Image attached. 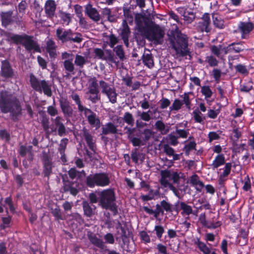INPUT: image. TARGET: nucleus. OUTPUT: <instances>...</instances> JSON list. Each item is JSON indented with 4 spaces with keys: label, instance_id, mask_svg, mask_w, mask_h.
I'll list each match as a JSON object with an SVG mask.
<instances>
[{
    "label": "nucleus",
    "instance_id": "c756f323",
    "mask_svg": "<svg viewBox=\"0 0 254 254\" xmlns=\"http://www.w3.org/2000/svg\"><path fill=\"white\" fill-rule=\"evenodd\" d=\"M102 134L107 135L110 133L116 134L117 133V128L112 123H108L103 126L102 127Z\"/></svg>",
    "mask_w": 254,
    "mask_h": 254
},
{
    "label": "nucleus",
    "instance_id": "f704fd0d",
    "mask_svg": "<svg viewBox=\"0 0 254 254\" xmlns=\"http://www.w3.org/2000/svg\"><path fill=\"white\" fill-rule=\"evenodd\" d=\"M88 239L90 242L94 246L103 249L105 247L104 242L101 239L98 238L95 235L90 234L88 235Z\"/></svg>",
    "mask_w": 254,
    "mask_h": 254
},
{
    "label": "nucleus",
    "instance_id": "2f4dec72",
    "mask_svg": "<svg viewBox=\"0 0 254 254\" xmlns=\"http://www.w3.org/2000/svg\"><path fill=\"white\" fill-rule=\"evenodd\" d=\"M87 89L88 91L86 92L87 93H99L97 80L95 77L89 79V84Z\"/></svg>",
    "mask_w": 254,
    "mask_h": 254
},
{
    "label": "nucleus",
    "instance_id": "37998d69",
    "mask_svg": "<svg viewBox=\"0 0 254 254\" xmlns=\"http://www.w3.org/2000/svg\"><path fill=\"white\" fill-rule=\"evenodd\" d=\"M184 19L188 23L192 22L195 19V14L192 11L185 10L183 14Z\"/></svg>",
    "mask_w": 254,
    "mask_h": 254
},
{
    "label": "nucleus",
    "instance_id": "39448f33",
    "mask_svg": "<svg viewBox=\"0 0 254 254\" xmlns=\"http://www.w3.org/2000/svg\"><path fill=\"white\" fill-rule=\"evenodd\" d=\"M29 82L31 87L36 91L40 93L43 92L48 97L52 95L51 86L48 81L39 79L33 73H30Z\"/></svg>",
    "mask_w": 254,
    "mask_h": 254
},
{
    "label": "nucleus",
    "instance_id": "6e6552de",
    "mask_svg": "<svg viewBox=\"0 0 254 254\" xmlns=\"http://www.w3.org/2000/svg\"><path fill=\"white\" fill-rule=\"evenodd\" d=\"M56 36L58 40L62 43H65L68 41L79 43L82 41L80 34L73 33L70 29H65L62 27H59L56 30Z\"/></svg>",
    "mask_w": 254,
    "mask_h": 254
},
{
    "label": "nucleus",
    "instance_id": "e2e57ef3",
    "mask_svg": "<svg viewBox=\"0 0 254 254\" xmlns=\"http://www.w3.org/2000/svg\"><path fill=\"white\" fill-rule=\"evenodd\" d=\"M68 141L67 138H64L61 140L58 149L60 154H63L64 152Z\"/></svg>",
    "mask_w": 254,
    "mask_h": 254
},
{
    "label": "nucleus",
    "instance_id": "a18cd8bd",
    "mask_svg": "<svg viewBox=\"0 0 254 254\" xmlns=\"http://www.w3.org/2000/svg\"><path fill=\"white\" fill-rule=\"evenodd\" d=\"M192 94L191 92L185 93L181 97L183 98V103L185 104L187 108L190 110L191 108V100L190 99V95Z\"/></svg>",
    "mask_w": 254,
    "mask_h": 254
},
{
    "label": "nucleus",
    "instance_id": "20e7f679",
    "mask_svg": "<svg viewBox=\"0 0 254 254\" xmlns=\"http://www.w3.org/2000/svg\"><path fill=\"white\" fill-rule=\"evenodd\" d=\"M115 194L112 189L104 190L99 192V204L102 208L110 209L114 215L118 213L117 206L115 203Z\"/></svg>",
    "mask_w": 254,
    "mask_h": 254
},
{
    "label": "nucleus",
    "instance_id": "c03bdc74",
    "mask_svg": "<svg viewBox=\"0 0 254 254\" xmlns=\"http://www.w3.org/2000/svg\"><path fill=\"white\" fill-rule=\"evenodd\" d=\"M225 163V158L222 154L217 155L213 161L212 166L214 168H217Z\"/></svg>",
    "mask_w": 254,
    "mask_h": 254
},
{
    "label": "nucleus",
    "instance_id": "2eb2a0df",
    "mask_svg": "<svg viewBox=\"0 0 254 254\" xmlns=\"http://www.w3.org/2000/svg\"><path fill=\"white\" fill-rule=\"evenodd\" d=\"M85 13L94 22L98 23L101 20V16L98 11L89 3L85 6Z\"/></svg>",
    "mask_w": 254,
    "mask_h": 254
},
{
    "label": "nucleus",
    "instance_id": "7ed1b4c3",
    "mask_svg": "<svg viewBox=\"0 0 254 254\" xmlns=\"http://www.w3.org/2000/svg\"><path fill=\"white\" fill-rule=\"evenodd\" d=\"M170 44L177 55L185 56L189 54L188 39L186 35L177 32L169 38Z\"/></svg>",
    "mask_w": 254,
    "mask_h": 254
},
{
    "label": "nucleus",
    "instance_id": "5701e85b",
    "mask_svg": "<svg viewBox=\"0 0 254 254\" xmlns=\"http://www.w3.org/2000/svg\"><path fill=\"white\" fill-rule=\"evenodd\" d=\"M45 10L47 16L53 18L55 15L56 4L54 0H47L45 4Z\"/></svg>",
    "mask_w": 254,
    "mask_h": 254
},
{
    "label": "nucleus",
    "instance_id": "774afa93",
    "mask_svg": "<svg viewBox=\"0 0 254 254\" xmlns=\"http://www.w3.org/2000/svg\"><path fill=\"white\" fill-rule=\"evenodd\" d=\"M133 146H140L141 145H144L140 138L133 136L129 139Z\"/></svg>",
    "mask_w": 254,
    "mask_h": 254
},
{
    "label": "nucleus",
    "instance_id": "49530a36",
    "mask_svg": "<svg viewBox=\"0 0 254 254\" xmlns=\"http://www.w3.org/2000/svg\"><path fill=\"white\" fill-rule=\"evenodd\" d=\"M59 16L66 25H68L71 20L70 14L63 11L59 12Z\"/></svg>",
    "mask_w": 254,
    "mask_h": 254
},
{
    "label": "nucleus",
    "instance_id": "338daca9",
    "mask_svg": "<svg viewBox=\"0 0 254 254\" xmlns=\"http://www.w3.org/2000/svg\"><path fill=\"white\" fill-rule=\"evenodd\" d=\"M206 62H207L211 66H216L218 63V61L212 56H207L206 58Z\"/></svg>",
    "mask_w": 254,
    "mask_h": 254
},
{
    "label": "nucleus",
    "instance_id": "bb28decb",
    "mask_svg": "<svg viewBox=\"0 0 254 254\" xmlns=\"http://www.w3.org/2000/svg\"><path fill=\"white\" fill-rule=\"evenodd\" d=\"M68 175L70 179H81L86 176V173L84 170L81 171H77L75 168H70L68 171Z\"/></svg>",
    "mask_w": 254,
    "mask_h": 254
},
{
    "label": "nucleus",
    "instance_id": "3c124183",
    "mask_svg": "<svg viewBox=\"0 0 254 254\" xmlns=\"http://www.w3.org/2000/svg\"><path fill=\"white\" fill-rule=\"evenodd\" d=\"M86 94L88 96V99L93 104H95L100 100L99 93H86Z\"/></svg>",
    "mask_w": 254,
    "mask_h": 254
},
{
    "label": "nucleus",
    "instance_id": "09e8293b",
    "mask_svg": "<svg viewBox=\"0 0 254 254\" xmlns=\"http://www.w3.org/2000/svg\"><path fill=\"white\" fill-rule=\"evenodd\" d=\"M113 50L121 61H123L125 59V53L122 46L118 45L114 48Z\"/></svg>",
    "mask_w": 254,
    "mask_h": 254
},
{
    "label": "nucleus",
    "instance_id": "5fc2aeb1",
    "mask_svg": "<svg viewBox=\"0 0 254 254\" xmlns=\"http://www.w3.org/2000/svg\"><path fill=\"white\" fill-rule=\"evenodd\" d=\"M183 102L178 99H176L171 106L170 107V110L172 111H178L180 110L183 105Z\"/></svg>",
    "mask_w": 254,
    "mask_h": 254
},
{
    "label": "nucleus",
    "instance_id": "4468645a",
    "mask_svg": "<svg viewBox=\"0 0 254 254\" xmlns=\"http://www.w3.org/2000/svg\"><path fill=\"white\" fill-rule=\"evenodd\" d=\"M82 137L85 140L87 145L89 147V149L96 153V146L95 144V139L94 137L91 135L89 131L86 128H84L82 130Z\"/></svg>",
    "mask_w": 254,
    "mask_h": 254
},
{
    "label": "nucleus",
    "instance_id": "c9c22d12",
    "mask_svg": "<svg viewBox=\"0 0 254 254\" xmlns=\"http://www.w3.org/2000/svg\"><path fill=\"white\" fill-rule=\"evenodd\" d=\"M70 97L77 105L78 110L79 112H82L86 108V107L82 105L80 98L77 94L72 93L70 95Z\"/></svg>",
    "mask_w": 254,
    "mask_h": 254
},
{
    "label": "nucleus",
    "instance_id": "ddd939ff",
    "mask_svg": "<svg viewBox=\"0 0 254 254\" xmlns=\"http://www.w3.org/2000/svg\"><path fill=\"white\" fill-rule=\"evenodd\" d=\"M254 28V24L251 22L241 21L238 25L237 31L241 34L242 39L247 38V35Z\"/></svg>",
    "mask_w": 254,
    "mask_h": 254
},
{
    "label": "nucleus",
    "instance_id": "4c0bfd02",
    "mask_svg": "<svg viewBox=\"0 0 254 254\" xmlns=\"http://www.w3.org/2000/svg\"><path fill=\"white\" fill-rule=\"evenodd\" d=\"M212 19L213 24L216 27L220 29H222L224 27V21L219 15L213 14Z\"/></svg>",
    "mask_w": 254,
    "mask_h": 254
},
{
    "label": "nucleus",
    "instance_id": "393cba45",
    "mask_svg": "<svg viewBox=\"0 0 254 254\" xmlns=\"http://www.w3.org/2000/svg\"><path fill=\"white\" fill-rule=\"evenodd\" d=\"M142 59L143 64L149 68H151L154 66L152 55L150 51L147 50V52L144 53Z\"/></svg>",
    "mask_w": 254,
    "mask_h": 254
},
{
    "label": "nucleus",
    "instance_id": "ea45409f",
    "mask_svg": "<svg viewBox=\"0 0 254 254\" xmlns=\"http://www.w3.org/2000/svg\"><path fill=\"white\" fill-rule=\"evenodd\" d=\"M223 49L224 47L222 48L221 46H219V47L212 46L211 47V51L214 55L222 59L225 55H224V52L223 51Z\"/></svg>",
    "mask_w": 254,
    "mask_h": 254
},
{
    "label": "nucleus",
    "instance_id": "7c9ffc66",
    "mask_svg": "<svg viewBox=\"0 0 254 254\" xmlns=\"http://www.w3.org/2000/svg\"><path fill=\"white\" fill-rule=\"evenodd\" d=\"M46 45V50L49 54L50 57L55 58L57 56V53L56 49V46L55 45V42L51 39H49L47 41Z\"/></svg>",
    "mask_w": 254,
    "mask_h": 254
},
{
    "label": "nucleus",
    "instance_id": "6ab92c4d",
    "mask_svg": "<svg viewBox=\"0 0 254 254\" xmlns=\"http://www.w3.org/2000/svg\"><path fill=\"white\" fill-rule=\"evenodd\" d=\"M244 50L242 42L233 43L228 46L224 47V55H227L230 53H239Z\"/></svg>",
    "mask_w": 254,
    "mask_h": 254
},
{
    "label": "nucleus",
    "instance_id": "c85d7f7f",
    "mask_svg": "<svg viewBox=\"0 0 254 254\" xmlns=\"http://www.w3.org/2000/svg\"><path fill=\"white\" fill-rule=\"evenodd\" d=\"M12 15V11L1 12L0 16L2 26L6 27L11 23Z\"/></svg>",
    "mask_w": 254,
    "mask_h": 254
},
{
    "label": "nucleus",
    "instance_id": "052dcab7",
    "mask_svg": "<svg viewBox=\"0 0 254 254\" xmlns=\"http://www.w3.org/2000/svg\"><path fill=\"white\" fill-rule=\"evenodd\" d=\"M201 115L202 114L199 111L195 110L193 112V116L195 121L197 123L203 124L204 121Z\"/></svg>",
    "mask_w": 254,
    "mask_h": 254
},
{
    "label": "nucleus",
    "instance_id": "13d9d810",
    "mask_svg": "<svg viewBox=\"0 0 254 254\" xmlns=\"http://www.w3.org/2000/svg\"><path fill=\"white\" fill-rule=\"evenodd\" d=\"M41 123L43 127L44 130L48 132L49 129V118L46 115H43Z\"/></svg>",
    "mask_w": 254,
    "mask_h": 254
},
{
    "label": "nucleus",
    "instance_id": "6e6d98bb",
    "mask_svg": "<svg viewBox=\"0 0 254 254\" xmlns=\"http://www.w3.org/2000/svg\"><path fill=\"white\" fill-rule=\"evenodd\" d=\"M201 92L205 98H209L212 95V92L209 86H204L201 87Z\"/></svg>",
    "mask_w": 254,
    "mask_h": 254
},
{
    "label": "nucleus",
    "instance_id": "473e14b6",
    "mask_svg": "<svg viewBox=\"0 0 254 254\" xmlns=\"http://www.w3.org/2000/svg\"><path fill=\"white\" fill-rule=\"evenodd\" d=\"M155 127L157 130L160 133L165 135L167 134L170 130V127L166 126L165 124L161 120H158L155 123Z\"/></svg>",
    "mask_w": 254,
    "mask_h": 254
},
{
    "label": "nucleus",
    "instance_id": "9d476101",
    "mask_svg": "<svg viewBox=\"0 0 254 254\" xmlns=\"http://www.w3.org/2000/svg\"><path fill=\"white\" fill-rule=\"evenodd\" d=\"M94 53L98 59L111 63H116L111 50H106L104 51L100 48H95L94 49Z\"/></svg>",
    "mask_w": 254,
    "mask_h": 254
},
{
    "label": "nucleus",
    "instance_id": "603ef678",
    "mask_svg": "<svg viewBox=\"0 0 254 254\" xmlns=\"http://www.w3.org/2000/svg\"><path fill=\"white\" fill-rule=\"evenodd\" d=\"M123 120L129 126H133L134 120L132 115L129 112H126L123 117Z\"/></svg>",
    "mask_w": 254,
    "mask_h": 254
},
{
    "label": "nucleus",
    "instance_id": "dca6fc26",
    "mask_svg": "<svg viewBox=\"0 0 254 254\" xmlns=\"http://www.w3.org/2000/svg\"><path fill=\"white\" fill-rule=\"evenodd\" d=\"M60 105L62 112L65 118L72 116L73 111L70 106L69 102L65 98H62L60 100Z\"/></svg>",
    "mask_w": 254,
    "mask_h": 254
},
{
    "label": "nucleus",
    "instance_id": "8fccbe9b",
    "mask_svg": "<svg viewBox=\"0 0 254 254\" xmlns=\"http://www.w3.org/2000/svg\"><path fill=\"white\" fill-rule=\"evenodd\" d=\"M65 69L69 72H72L74 70V66L72 63V58L70 60H66L64 62Z\"/></svg>",
    "mask_w": 254,
    "mask_h": 254
},
{
    "label": "nucleus",
    "instance_id": "864d4df0",
    "mask_svg": "<svg viewBox=\"0 0 254 254\" xmlns=\"http://www.w3.org/2000/svg\"><path fill=\"white\" fill-rule=\"evenodd\" d=\"M124 15L126 18L124 20H126L127 23V22L130 23L132 22L133 19V15L131 11L126 8L124 9Z\"/></svg>",
    "mask_w": 254,
    "mask_h": 254
},
{
    "label": "nucleus",
    "instance_id": "a211bd4d",
    "mask_svg": "<svg viewBox=\"0 0 254 254\" xmlns=\"http://www.w3.org/2000/svg\"><path fill=\"white\" fill-rule=\"evenodd\" d=\"M120 35L124 41V43L127 47L129 46L128 38L130 36L131 32L130 29L126 22V20H123L122 26L120 28Z\"/></svg>",
    "mask_w": 254,
    "mask_h": 254
},
{
    "label": "nucleus",
    "instance_id": "f8f14e48",
    "mask_svg": "<svg viewBox=\"0 0 254 254\" xmlns=\"http://www.w3.org/2000/svg\"><path fill=\"white\" fill-rule=\"evenodd\" d=\"M82 112L87 118L89 124L92 127L96 128L100 127V122L98 117L91 109L86 108Z\"/></svg>",
    "mask_w": 254,
    "mask_h": 254
},
{
    "label": "nucleus",
    "instance_id": "79ce46f5",
    "mask_svg": "<svg viewBox=\"0 0 254 254\" xmlns=\"http://www.w3.org/2000/svg\"><path fill=\"white\" fill-rule=\"evenodd\" d=\"M32 146H25L23 145H21L20 146L19 149V153L20 155L22 157L25 156L27 153H28L31 156L30 159L32 160Z\"/></svg>",
    "mask_w": 254,
    "mask_h": 254
},
{
    "label": "nucleus",
    "instance_id": "e433bc0d",
    "mask_svg": "<svg viewBox=\"0 0 254 254\" xmlns=\"http://www.w3.org/2000/svg\"><path fill=\"white\" fill-rule=\"evenodd\" d=\"M88 59L87 57H83L81 55H76L74 59V64L79 68H82L87 63Z\"/></svg>",
    "mask_w": 254,
    "mask_h": 254
},
{
    "label": "nucleus",
    "instance_id": "4d7b16f0",
    "mask_svg": "<svg viewBox=\"0 0 254 254\" xmlns=\"http://www.w3.org/2000/svg\"><path fill=\"white\" fill-rule=\"evenodd\" d=\"M190 182L193 186H198L200 188L203 187V183L199 180L198 177L196 175H193L191 177Z\"/></svg>",
    "mask_w": 254,
    "mask_h": 254
},
{
    "label": "nucleus",
    "instance_id": "de8ad7c7",
    "mask_svg": "<svg viewBox=\"0 0 254 254\" xmlns=\"http://www.w3.org/2000/svg\"><path fill=\"white\" fill-rule=\"evenodd\" d=\"M82 206L84 214L87 217H90L93 214V211L87 201H83Z\"/></svg>",
    "mask_w": 254,
    "mask_h": 254
},
{
    "label": "nucleus",
    "instance_id": "f03ea898",
    "mask_svg": "<svg viewBox=\"0 0 254 254\" xmlns=\"http://www.w3.org/2000/svg\"><path fill=\"white\" fill-rule=\"evenodd\" d=\"M135 21L138 25V30L142 35L148 40L154 41L156 44L162 43L165 32L159 25L152 24L147 27H144L139 23L137 16L135 17Z\"/></svg>",
    "mask_w": 254,
    "mask_h": 254
},
{
    "label": "nucleus",
    "instance_id": "0eeeda50",
    "mask_svg": "<svg viewBox=\"0 0 254 254\" xmlns=\"http://www.w3.org/2000/svg\"><path fill=\"white\" fill-rule=\"evenodd\" d=\"M110 183L108 175L105 173H95L91 174L86 177V184L91 188L95 186L104 187L107 186Z\"/></svg>",
    "mask_w": 254,
    "mask_h": 254
},
{
    "label": "nucleus",
    "instance_id": "a19ab883",
    "mask_svg": "<svg viewBox=\"0 0 254 254\" xmlns=\"http://www.w3.org/2000/svg\"><path fill=\"white\" fill-rule=\"evenodd\" d=\"M176 204L179 205L180 208L183 210L182 214L189 215L192 213V209L190 206L184 202L178 201Z\"/></svg>",
    "mask_w": 254,
    "mask_h": 254
},
{
    "label": "nucleus",
    "instance_id": "72a5a7b5",
    "mask_svg": "<svg viewBox=\"0 0 254 254\" xmlns=\"http://www.w3.org/2000/svg\"><path fill=\"white\" fill-rule=\"evenodd\" d=\"M163 149L164 152L166 155L173 156V160H178L180 159V155L175 154V150L173 148L170 147L168 144H165L163 145Z\"/></svg>",
    "mask_w": 254,
    "mask_h": 254
},
{
    "label": "nucleus",
    "instance_id": "bf43d9fd",
    "mask_svg": "<svg viewBox=\"0 0 254 254\" xmlns=\"http://www.w3.org/2000/svg\"><path fill=\"white\" fill-rule=\"evenodd\" d=\"M142 134L143 135V140L146 142L151 138L153 135V132L150 129L146 128L143 130Z\"/></svg>",
    "mask_w": 254,
    "mask_h": 254
},
{
    "label": "nucleus",
    "instance_id": "9b49d317",
    "mask_svg": "<svg viewBox=\"0 0 254 254\" xmlns=\"http://www.w3.org/2000/svg\"><path fill=\"white\" fill-rule=\"evenodd\" d=\"M137 115L141 120L145 122H149L151 120H157L160 118V112L157 109H155L152 111L150 110L143 112L138 111Z\"/></svg>",
    "mask_w": 254,
    "mask_h": 254
},
{
    "label": "nucleus",
    "instance_id": "cd10ccee",
    "mask_svg": "<svg viewBox=\"0 0 254 254\" xmlns=\"http://www.w3.org/2000/svg\"><path fill=\"white\" fill-rule=\"evenodd\" d=\"M101 13L103 16L106 17L109 22H115L117 21L118 16L116 14L112 12L111 9L105 7L102 9Z\"/></svg>",
    "mask_w": 254,
    "mask_h": 254
},
{
    "label": "nucleus",
    "instance_id": "b1692460",
    "mask_svg": "<svg viewBox=\"0 0 254 254\" xmlns=\"http://www.w3.org/2000/svg\"><path fill=\"white\" fill-rule=\"evenodd\" d=\"M210 19L208 14L203 15L201 21L199 22V26L202 31L206 32H210L211 28L210 27Z\"/></svg>",
    "mask_w": 254,
    "mask_h": 254
},
{
    "label": "nucleus",
    "instance_id": "680f3d73",
    "mask_svg": "<svg viewBox=\"0 0 254 254\" xmlns=\"http://www.w3.org/2000/svg\"><path fill=\"white\" fill-rule=\"evenodd\" d=\"M253 88V82L249 81L245 84L241 85L240 90L242 92H248L251 90Z\"/></svg>",
    "mask_w": 254,
    "mask_h": 254
},
{
    "label": "nucleus",
    "instance_id": "4be33fe9",
    "mask_svg": "<svg viewBox=\"0 0 254 254\" xmlns=\"http://www.w3.org/2000/svg\"><path fill=\"white\" fill-rule=\"evenodd\" d=\"M52 121L58 127V134L60 136H63L66 134V129L62 121L63 119L62 117L57 116L55 119H51Z\"/></svg>",
    "mask_w": 254,
    "mask_h": 254
},
{
    "label": "nucleus",
    "instance_id": "412c9836",
    "mask_svg": "<svg viewBox=\"0 0 254 254\" xmlns=\"http://www.w3.org/2000/svg\"><path fill=\"white\" fill-rule=\"evenodd\" d=\"M43 174L45 176L49 177L52 173V169L53 168L52 159L47 155H45L43 158Z\"/></svg>",
    "mask_w": 254,
    "mask_h": 254
},
{
    "label": "nucleus",
    "instance_id": "f3484780",
    "mask_svg": "<svg viewBox=\"0 0 254 254\" xmlns=\"http://www.w3.org/2000/svg\"><path fill=\"white\" fill-rule=\"evenodd\" d=\"M63 192H69L73 195H76L78 192L77 189L76 183L73 181L65 180L63 179V186L62 188Z\"/></svg>",
    "mask_w": 254,
    "mask_h": 254
},
{
    "label": "nucleus",
    "instance_id": "1a4fd4ad",
    "mask_svg": "<svg viewBox=\"0 0 254 254\" xmlns=\"http://www.w3.org/2000/svg\"><path fill=\"white\" fill-rule=\"evenodd\" d=\"M161 178L160 183L161 185L164 188L171 185L170 181H173L174 183H178L180 177L179 174L171 170L162 171L161 173Z\"/></svg>",
    "mask_w": 254,
    "mask_h": 254
},
{
    "label": "nucleus",
    "instance_id": "0e129e2a",
    "mask_svg": "<svg viewBox=\"0 0 254 254\" xmlns=\"http://www.w3.org/2000/svg\"><path fill=\"white\" fill-rule=\"evenodd\" d=\"M51 213L54 216L56 220H58L60 219H62L61 209L59 206H56V207L55 208H52Z\"/></svg>",
    "mask_w": 254,
    "mask_h": 254
},
{
    "label": "nucleus",
    "instance_id": "58836bf2",
    "mask_svg": "<svg viewBox=\"0 0 254 254\" xmlns=\"http://www.w3.org/2000/svg\"><path fill=\"white\" fill-rule=\"evenodd\" d=\"M104 94L106 95L109 101L113 104L117 102V93H116V89L114 87H111L107 90Z\"/></svg>",
    "mask_w": 254,
    "mask_h": 254
},
{
    "label": "nucleus",
    "instance_id": "aec40b11",
    "mask_svg": "<svg viewBox=\"0 0 254 254\" xmlns=\"http://www.w3.org/2000/svg\"><path fill=\"white\" fill-rule=\"evenodd\" d=\"M1 75L5 78H12L14 76V71L7 61L1 62Z\"/></svg>",
    "mask_w": 254,
    "mask_h": 254
},
{
    "label": "nucleus",
    "instance_id": "69168bd1",
    "mask_svg": "<svg viewBox=\"0 0 254 254\" xmlns=\"http://www.w3.org/2000/svg\"><path fill=\"white\" fill-rule=\"evenodd\" d=\"M99 84L101 89V92L104 94L107 90H109L111 87L110 85L103 80L99 81Z\"/></svg>",
    "mask_w": 254,
    "mask_h": 254
},
{
    "label": "nucleus",
    "instance_id": "423d86ee",
    "mask_svg": "<svg viewBox=\"0 0 254 254\" xmlns=\"http://www.w3.org/2000/svg\"><path fill=\"white\" fill-rule=\"evenodd\" d=\"M12 41L15 43L22 44L26 50L31 51L33 50L35 52H41L39 46L37 42L33 40L32 36L28 35H12L10 37Z\"/></svg>",
    "mask_w": 254,
    "mask_h": 254
},
{
    "label": "nucleus",
    "instance_id": "f257e3e1",
    "mask_svg": "<svg viewBox=\"0 0 254 254\" xmlns=\"http://www.w3.org/2000/svg\"><path fill=\"white\" fill-rule=\"evenodd\" d=\"M0 109L3 113H9L13 120L21 114V107L18 100L6 91L0 93Z\"/></svg>",
    "mask_w": 254,
    "mask_h": 254
},
{
    "label": "nucleus",
    "instance_id": "a878e982",
    "mask_svg": "<svg viewBox=\"0 0 254 254\" xmlns=\"http://www.w3.org/2000/svg\"><path fill=\"white\" fill-rule=\"evenodd\" d=\"M199 220L201 224L209 229H215L220 227L221 225V222L219 221L216 222V226L210 223H207L208 221L206 220V217L204 213H202L200 215Z\"/></svg>",
    "mask_w": 254,
    "mask_h": 254
}]
</instances>
